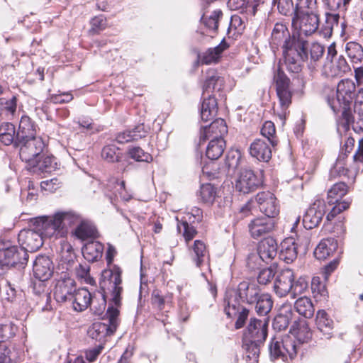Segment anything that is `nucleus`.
<instances>
[{"label": "nucleus", "mask_w": 363, "mask_h": 363, "mask_svg": "<svg viewBox=\"0 0 363 363\" xmlns=\"http://www.w3.org/2000/svg\"><path fill=\"white\" fill-rule=\"evenodd\" d=\"M298 241V239L296 242L292 238L284 240L281 244L279 258L286 263L290 264L297 258L298 252L306 253L309 245L308 239H305L303 245H299Z\"/></svg>", "instance_id": "2eb2a0df"}, {"label": "nucleus", "mask_w": 363, "mask_h": 363, "mask_svg": "<svg viewBox=\"0 0 363 363\" xmlns=\"http://www.w3.org/2000/svg\"><path fill=\"white\" fill-rule=\"evenodd\" d=\"M275 133L274 124L272 121H266L261 128V134L264 138L263 140H267L272 147H275L278 143Z\"/></svg>", "instance_id": "09e8293b"}, {"label": "nucleus", "mask_w": 363, "mask_h": 363, "mask_svg": "<svg viewBox=\"0 0 363 363\" xmlns=\"http://www.w3.org/2000/svg\"><path fill=\"white\" fill-rule=\"evenodd\" d=\"M294 309L306 318H312L315 312L311 299L307 296L298 298L294 303Z\"/></svg>", "instance_id": "58836bf2"}, {"label": "nucleus", "mask_w": 363, "mask_h": 363, "mask_svg": "<svg viewBox=\"0 0 363 363\" xmlns=\"http://www.w3.org/2000/svg\"><path fill=\"white\" fill-rule=\"evenodd\" d=\"M11 350L5 342L0 341V363H11Z\"/></svg>", "instance_id": "69168bd1"}, {"label": "nucleus", "mask_w": 363, "mask_h": 363, "mask_svg": "<svg viewBox=\"0 0 363 363\" xmlns=\"http://www.w3.org/2000/svg\"><path fill=\"white\" fill-rule=\"evenodd\" d=\"M74 297L71 299L73 308L77 311H83L88 308L94 299L96 298V294L94 297L91 293L86 289L82 288L76 289L73 294Z\"/></svg>", "instance_id": "cd10ccee"}, {"label": "nucleus", "mask_w": 363, "mask_h": 363, "mask_svg": "<svg viewBox=\"0 0 363 363\" xmlns=\"http://www.w3.org/2000/svg\"><path fill=\"white\" fill-rule=\"evenodd\" d=\"M122 270L116 265L108 271L105 272L106 275H104L107 279H104L100 282L101 289L102 291H99L98 295L101 298V303L99 304V308L96 309V313L98 314L101 313L106 306V294H110L111 296V303L107 308L106 316L107 318V323L101 322L94 323L88 329L87 334L89 337L96 341H104L106 336L112 335L117 330L119 325V311L117 308L121 305V294L123 291L121 286Z\"/></svg>", "instance_id": "f03ea898"}, {"label": "nucleus", "mask_w": 363, "mask_h": 363, "mask_svg": "<svg viewBox=\"0 0 363 363\" xmlns=\"http://www.w3.org/2000/svg\"><path fill=\"white\" fill-rule=\"evenodd\" d=\"M264 342H258L254 341H246L245 340L243 347L246 351L247 358L250 360H252V363L258 362V357L259 355L260 345Z\"/></svg>", "instance_id": "8fccbe9b"}, {"label": "nucleus", "mask_w": 363, "mask_h": 363, "mask_svg": "<svg viewBox=\"0 0 363 363\" xmlns=\"http://www.w3.org/2000/svg\"><path fill=\"white\" fill-rule=\"evenodd\" d=\"M0 108L13 114L16 110V98L15 96H13L11 99L1 98Z\"/></svg>", "instance_id": "774afa93"}, {"label": "nucleus", "mask_w": 363, "mask_h": 363, "mask_svg": "<svg viewBox=\"0 0 363 363\" xmlns=\"http://www.w3.org/2000/svg\"><path fill=\"white\" fill-rule=\"evenodd\" d=\"M256 201L258 203L259 211L265 216L274 219L279 213V207L277 203L274 195L269 191H262L256 196Z\"/></svg>", "instance_id": "6ab92c4d"}, {"label": "nucleus", "mask_w": 363, "mask_h": 363, "mask_svg": "<svg viewBox=\"0 0 363 363\" xmlns=\"http://www.w3.org/2000/svg\"><path fill=\"white\" fill-rule=\"evenodd\" d=\"M196 216L194 215L187 214L186 217L182 218L181 220H177V230L182 234L186 242L191 240L197 234L196 228L191 224L194 222Z\"/></svg>", "instance_id": "c756f323"}, {"label": "nucleus", "mask_w": 363, "mask_h": 363, "mask_svg": "<svg viewBox=\"0 0 363 363\" xmlns=\"http://www.w3.org/2000/svg\"><path fill=\"white\" fill-rule=\"evenodd\" d=\"M346 154L340 153L336 162L330 169V175L333 177L345 176L350 177V171L346 167Z\"/></svg>", "instance_id": "49530a36"}, {"label": "nucleus", "mask_w": 363, "mask_h": 363, "mask_svg": "<svg viewBox=\"0 0 363 363\" xmlns=\"http://www.w3.org/2000/svg\"><path fill=\"white\" fill-rule=\"evenodd\" d=\"M76 291V283L71 278H65L57 281L54 289V297L57 302L70 301Z\"/></svg>", "instance_id": "412c9836"}, {"label": "nucleus", "mask_w": 363, "mask_h": 363, "mask_svg": "<svg viewBox=\"0 0 363 363\" xmlns=\"http://www.w3.org/2000/svg\"><path fill=\"white\" fill-rule=\"evenodd\" d=\"M52 155H46L45 152L38 158L36 163H32L30 168L34 172H50L56 169L57 162Z\"/></svg>", "instance_id": "c9c22d12"}, {"label": "nucleus", "mask_w": 363, "mask_h": 363, "mask_svg": "<svg viewBox=\"0 0 363 363\" xmlns=\"http://www.w3.org/2000/svg\"><path fill=\"white\" fill-rule=\"evenodd\" d=\"M355 84L350 79L341 81L337 87L336 98L334 94L328 96L327 99L328 104L330 106L334 113L340 111L342 104H350L355 96Z\"/></svg>", "instance_id": "1a4fd4ad"}, {"label": "nucleus", "mask_w": 363, "mask_h": 363, "mask_svg": "<svg viewBox=\"0 0 363 363\" xmlns=\"http://www.w3.org/2000/svg\"><path fill=\"white\" fill-rule=\"evenodd\" d=\"M269 357L272 360L281 359L283 361L294 359L297 354L295 340L289 336L282 339L274 337L269 345Z\"/></svg>", "instance_id": "0eeeda50"}, {"label": "nucleus", "mask_w": 363, "mask_h": 363, "mask_svg": "<svg viewBox=\"0 0 363 363\" xmlns=\"http://www.w3.org/2000/svg\"><path fill=\"white\" fill-rule=\"evenodd\" d=\"M37 125L28 116H23L21 118L17 131V142L26 139L36 138Z\"/></svg>", "instance_id": "bb28decb"}, {"label": "nucleus", "mask_w": 363, "mask_h": 363, "mask_svg": "<svg viewBox=\"0 0 363 363\" xmlns=\"http://www.w3.org/2000/svg\"><path fill=\"white\" fill-rule=\"evenodd\" d=\"M240 158V152H229L226 155L224 163L221 167H218L216 169H213L212 172H208L207 170L208 167L205 166L203 167V172L208 174L217 175L218 177H231L235 174V171L239 166Z\"/></svg>", "instance_id": "dca6fc26"}, {"label": "nucleus", "mask_w": 363, "mask_h": 363, "mask_svg": "<svg viewBox=\"0 0 363 363\" xmlns=\"http://www.w3.org/2000/svg\"><path fill=\"white\" fill-rule=\"evenodd\" d=\"M252 306H255V310L257 315L260 316L267 315L273 307V301L272 296L267 293H262L257 297Z\"/></svg>", "instance_id": "4c0bfd02"}, {"label": "nucleus", "mask_w": 363, "mask_h": 363, "mask_svg": "<svg viewBox=\"0 0 363 363\" xmlns=\"http://www.w3.org/2000/svg\"><path fill=\"white\" fill-rule=\"evenodd\" d=\"M15 250L16 246H11L0 251V274L11 267L10 260L13 259Z\"/></svg>", "instance_id": "603ef678"}, {"label": "nucleus", "mask_w": 363, "mask_h": 363, "mask_svg": "<svg viewBox=\"0 0 363 363\" xmlns=\"http://www.w3.org/2000/svg\"><path fill=\"white\" fill-rule=\"evenodd\" d=\"M228 48V45L226 43L223 38L220 43L213 48L208 49L202 55L201 62L203 64L209 65L213 62L218 61L220 57L221 53Z\"/></svg>", "instance_id": "a19ab883"}, {"label": "nucleus", "mask_w": 363, "mask_h": 363, "mask_svg": "<svg viewBox=\"0 0 363 363\" xmlns=\"http://www.w3.org/2000/svg\"><path fill=\"white\" fill-rule=\"evenodd\" d=\"M337 243L334 239L322 240L314 250V256L319 260L325 259L336 250Z\"/></svg>", "instance_id": "e433bc0d"}, {"label": "nucleus", "mask_w": 363, "mask_h": 363, "mask_svg": "<svg viewBox=\"0 0 363 363\" xmlns=\"http://www.w3.org/2000/svg\"><path fill=\"white\" fill-rule=\"evenodd\" d=\"M45 223V216L38 218L34 222L35 229H24L18 234V240L21 247L27 253L39 250L43 245V238H49L44 233Z\"/></svg>", "instance_id": "20e7f679"}, {"label": "nucleus", "mask_w": 363, "mask_h": 363, "mask_svg": "<svg viewBox=\"0 0 363 363\" xmlns=\"http://www.w3.org/2000/svg\"><path fill=\"white\" fill-rule=\"evenodd\" d=\"M235 298H231L229 301L224 300V311L228 318H237L235 328L240 329L245 325L250 314V310L240 303H236Z\"/></svg>", "instance_id": "f3484780"}, {"label": "nucleus", "mask_w": 363, "mask_h": 363, "mask_svg": "<svg viewBox=\"0 0 363 363\" xmlns=\"http://www.w3.org/2000/svg\"><path fill=\"white\" fill-rule=\"evenodd\" d=\"M277 4V9L279 13L283 16H294L295 7L292 0H273Z\"/></svg>", "instance_id": "13d9d810"}, {"label": "nucleus", "mask_w": 363, "mask_h": 363, "mask_svg": "<svg viewBox=\"0 0 363 363\" xmlns=\"http://www.w3.org/2000/svg\"><path fill=\"white\" fill-rule=\"evenodd\" d=\"M225 148V141L223 138L211 139L206 147V155L211 160H218L223 153Z\"/></svg>", "instance_id": "ea45409f"}, {"label": "nucleus", "mask_w": 363, "mask_h": 363, "mask_svg": "<svg viewBox=\"0 0 363 363\" xmlns=\"http://www.w3.org/2000/svg\"><path fill=\"white\" fill-rule=\"evenodd\" d=\"M346 53L352 65L360 64L363 60V48L356 42H349L346 45Z\"/></svg>", "instance_id": "37998d69"}, {"label": "nucleus", "mask_w": 363, "mask_h": 363, "mask_svg": "<svg viewBox=\"0 0 363 363\" xmlns=\"http://www.w3.org/2000/svg\"><path fill=\"white\" fill-rule=\"evenodd\" d=\"M272 147L267 140L262 138L255 139L250 146V154L257 160L267 162L272 158Z\"/></svg>", "instance_id": "b1692460"}, {"label": "nucleus", "mask_w": 363, "mask_h": 363, "mask_svg": "<svg viewBox=\"0 0 363 363\" xmlns=\"http://www.w3.org/2000/svg\"><path fill=\"white\" fill-rule=\"evenodd\" d=\"M308 281L305 278L299 277L296 281H293V287L291 288V293L294 296L301 294L308 288Z\"/></svg>", "instance_id": "338daca9"}, {"label": "nucleus", "mask_w": 363, "mask_h": 363, "mask_svg": "<svg viewBox=\"0 0 363 363\" xmlns=\"http://www.w3.org/2000/svg\"><path fill=\"white\" fill-rule=\"evenodd\" d=\"M104 245L97 241L87 242L82 249L83 257L89 262H97L102 257Z\"/></svg>", "instance_id": "473e14b6"}, {"label": "nucleus", "mask_w": 363, "mask_h": 363, "mask_svg": "<svg viewBox=\"0 0 363 363\" xmlns=\"http://www.w3.org/2000/svg\"><path fill=\"white\" fill-rule=\"evenodd\" d=\"M291 315V310L286 311L285 314L279 313L277 315L272 323L274 330L279 332L285 330L289 327Z\"/></svg>", "instance_id": "3c124183"}, {"label": "nucleus", "mask_w": 363, "mask_h": 363, "mask_svg": "<svg viewBox=\"0 0 363 363\" xmlns=\"http://www.w3.org/2000/svg\"><path fill=\"white\" fill-rule=\"evenodd\" d=\"M80 221L79 216L73 212H57L52 217L45 216L44 233L48 237L62 235L65 228Z\"/></svg>", "instance_id": "39448f33"}, {"label": "nucleus", "mask_w": 363, "mask_h": 363, "mask_svg": "<svg viewBox=\"0 0 363 363\" xmlns=\"http://www.w3.org/2000/svg\"><path fill=\"white\" fill-rule=\"evenodd\" d=\"M268 319L251 318L244 333V340L264 342L267 337Z\"/></svg>", "instance_id": "4468645a"}, {"label": "nucleus", "mask_w": 363, "mask_h": 363, "mask_svg": "<svg viewBox=\"0 0 363 363\" xmlns=\"http://www.w3.org/2000/svg\"><path fill=\"white\" fill-rule=\"evenodd\" d=\"M147 133V130L144 124L140 123L132 129H128L118 133L116 136V140L118 143L121 144L130 143L145 138Z\"/></svg>", "instance_id": "a878e982"}, {"label": "nucleus", "mask_w": 363, "mask_h": 363, "mask_svg": "<svg viewBox=\"0 0 363 363\" xmlns=\"http://www.w3.org/2000/svg\"><path fill=\"white\" fill-rule=\"evenodd\" d=\"M319 23L320 19L315 13L304 11L298 8V4H296L291 24L298 30L296 36H309L313 34L318 30Z\"/></svg>", "instance_id": "423d86ee"}, {"label": "nucleus", "mask_w": 363, "mask_h": 363, "mask_svg": "<svg viewBox=\"0 0 363 363\" xmlns=\"http://www.w3.org/2000/svg\"><path fill=\"white\" fill-rule=\"evenodd\" d=\"M290 333L297 335L298 337H301L302 333H305V338L308 339L311 336V333L310 332V329L306 325V322L303 320L299 319L298 320H295L291 328Z\"/></svg>", "instance_id": "6e6d98bb"}, {"label": "nucleus", "mask_w": 363, "mask_h": 363, "mask_svg": "<svg viewBox=\"0 0 363 363\" xmlns=\"http://www.w3.org/2000/svg\"><path fill=\"white\" fill-rule=\"evenodd\" d=\"M28 260V253L21 247L16 246V250L14 252L13 259L11 261L10 260L11 267H14L18 264L23 266L27 263Z\"/></svg>", "instance_id": "052dcab7"}, {"label": "nucleus", "mask_w": 363, "mask_h": 363, "mask_svg": "<svg viewBox=\"0 0 363 363\" xmlns=\"http://www.w3.org/2000/svg\"><path fill=\"white\" fill-rule=\"evenodd\" d=\"M274 226V220L264 216L255 218L248 224L250 234L255 239L269 234Z\"/></svg>", "instance_id": "4be33fe9"}, {"label": "nucleus", "mask_w": 363, "mask_h": 363, "mask_svg": "<svg viewBox=\"0 0 363 363\" xmlns=\"http://www.w3.org/2000/svg\"><path fill=\"white\" fill-rule=\"evenodd\" d=\"M0 143L4 145L13 144L18 146L17 132L15 125L10 122H3L0 124Z\"/></svg>", "instance_id": "72a5a7b5"}, {"label": "nucleus", "mask_w": 363, "mask_h": 363, "mask_svg": "<svg viewBox=\"0 0 363 363\" xmlns=\"http://www.w3.org/2000/svg\"><path fill=\"white\" fill-rule=\"evenodd\" d=\"M227 133L228 127L225 121L222 118H217L210 125L201 127L199 145L207 140L223 138Z\"/></svg>", "instance_id": "a211bd4d"}, {"label": "nucleus", "mask_w": 363, "mask_h": 363, "mask_svg": "<svg viewBox=\"0 0 363 363\" xmlns=\"http://www.w3.org/2000/svg\"><path fill=\"white\" fill-rule=\"evenodd\" d=\"M348 186L345 182L335 184L328 192V202L330 205L340 202L339 201L347 194Z\"/></svg>", "instance_id": "79ce46f5"}, {"label": "nucleus", "mask_w": 363, "mask_h": 363, "mask_svg": "<svg viewBox=\"0 0 363 363\" xmlns=\"http://www.w3.org/2000/svg\"><path fill=\"white\" fill-rule=\"evenodd\" d=\"M294 279V274L291 269L281 270L277 274L274 284V289L277 295L283 297L290 293L293 287Z\"/></svg>", "instance_id": "5701e85b"}, {"label": "nucleus", "mask_w": 363, "mask_h": 363, "mask_svg": "<svg viewBox=\"0 0 363 363\" xmlns=\"http://www.w3.org/2000/svg\"><path fill=\"white\" fill-rule=\"evenodd\" d=\"M107 20L104 15H99L92 18L90 21V34H98L107 27Z\"/></svg>", "instance_id": "5fc2aeb1"}, {"label": "nucleus", "mask_w": 363, "mask_h": 363, "mask_svg": "<svg viewBox=\"0 0 363 363\" xmlns=\"http://www.w3.org/2000/svg\"><path fill=\"white\" fill-rule=\"evenodd\" d=\"M350 71V67L345 58L340 55L332 62L330 74L331 77H342V75Z\"/></svg>", "instance_id": "c03bdc74"}, {"label": "nucleus", "mask_w": 363, "mask_h": 363, "mask_svg": "<svg viewBox=\"0 0 363 363\" xmlns=\"http://www.w3.org/2000/svg\"><path fill=\"white\" fill-rule=\"evenodd\" d=\"M263 183L262 174H256L252 170L242 169L235 181V189L243 194H249L255 191Z\"/></svg>", "instance_id": "f8f14e48"}, {"label": "nucleus", "mask_w": 363, "mask_h": 363, "mask_svg": "<svg viewBox=\"0 0 363 363\" xmlns=\"http://www.w3.org/2000/svg\"><path fill=\"white\" fill-rule=\"evenodd\" d=\"M278 245L277 241L271 237L260 241L257 246V252L262 262L269 263L277 255Z\"/></svg>", "instance_id": "393cba45"}, {"label": "nucleus", "mask_w": 363, "mask_h": 363, "mask_svg": "<svg viewBox=\"0 0 363 363\" xmlns=\"http://www.w3.org/2000/svg\"><path fill=\"white\" fill-rule=\"evenodd\" d=\"M224 88V79L216 70L211 69L203 86V102L201 108V118L203 121L211 120L217 113V101L211 94L213 91H220Z\"/></svg>", "instance_id": "7ed1b4c3"}, {"label": "nucleus", "mask_w": 363, "mask_h": 363, "mask_svg": "<svg viewBox=\"0 0 363 363\" xmlns=\"http://www.w3.org/2000/svg\"><path fill=\"white\" fill-rule=\"evenodd\" d=\"M216 189L211 184H202L199 191V198L206 204H212L217 197Z\"/></svg>", "instance_id": "de8ad7c7"}, {"label": "nucleus", "mask_w": 363, "mask_h": 363, "mask_svg": "<svg viewBox=\"0 0 363 363\" xmlns=\"http://www.w3.org/2000/svg\"><path fill=\"white\" fill-rule=\"evenodd\" d=\"M17 147H20L19 155L22 161L30 166L32 163H36V160L40 158L44 152L45 144L40 137L26 139L23 141H18Z\"/></svg>", "instance_id": "9d476101"}, {"label": "nucleus", "mask_w": 363, "mask_h": 363, "mask_svg": "<svg viewBox=\"0 0 363 363\" xmlns=\"http://www.w3.org/2000/svg\"><path fill=\"white\" fill-rule=\"evenodd\" d=\"M273 79L281 109V115L285 116L292 99L293 94L290 86L291 81L285 72L279 67L274 72Z\"/></svg>", "instance_id": "6e6552de"}, {"label": "nucleus", "mask_w": 363, "mask_h": 363, "mask_svg": "<svg viewBox=\"0 0 363 363\" xmlns=\"http://www.w3.org/2000/svg\"><path fill=\"white\" fill-rule=\"evenodd\" d=\"M106 190L111 193V194H106L109 198L111 203L113 204L115 203L118 196L125 201H128L130 199V197L125 198V196L123 195V191L125 190V182H120L116 178H111L107 181Z\"/></svg>", "instance_id": "2f4dec72"}, {"label": "nucleus", "mask_w": 363, "mask_h": 363, "mask_svg": "<svg viewBox=\"0 0 363 363\" xmlns=\"http://www.w3.org/2000/svg\"><path fill=\"white\" fill-rule=\"evenodd\" d=\"M33 276L40 281L50 279L54 273V264L51 259L45 255L38 256L33 265Z\"/></svg>", "instance_id": "aec40b11"}, {"label": "nucleus", "mask_w": 363, "mask_h": 363, "mask_svg": "<svg viewBox=\"0 0 363 363\" xmlns=\"http://www.w3.org/2000/svg\"><path fill=\"white\" fill-rule=\"evenodd\" d=\"M315 325L325 338L329 340L333 337L334 322L324 310L318 311Z\"/></svg>", "instance_id": "c85d7f7f"}, {"label": "nucleus", "mask_w": 363, "mask_h": 363, "mask_svg": "<svg viewBox=\"0 0 363 363\" xmlns=\"http://www.w3.org/2000/svg\"><path fill=\"white\" fill-rule=\"evenodd\" d=\"M326 212L323 199H318L307 209L303 217V225L307 230L313 229L320 223Z\"/></svg>", "instance_id": "ddd939ff"}, {"label": "nucleus", "mask_w": 363, "mask_h": 363, "mask_svg": "<svg viewBox=\"0 0 363 363\" xmlns=\"http://www.w3.org/2000/svg\"><path fill=\"white\" fill-rule=\"evenodd\" d=\"M269 45L274 52L281 45L287 70L296 74L301 71L305 62L309 67H314L325 52L324 46L318 43H309L303 37L295 34L291 35L287 26L283 23H275Z\"/></svg>", "instance_id": "f257e3e1"}, {"label": "nucleus", "mask_w": 363, "mask_h": 363, "mask_svg": "<svg viewBox=\"0 0 363 363\" xmlns=\"http://www.w3.org/2000/svg\"><path fill=\"white\" fill-rule=\"evenodd\" d=\"M118 150L119 149L115 145H108L103 148L101 156L108 162H118L120 159Z\"/></svg>", "instance_id": "4d7b16f0"}, {"label": "nucleus", "mask_w": 363, "mask_h": 363, "mask_svg": "<svg viewBox=\"0 0 363 363\" xmlns=\"http://www.w3.org/2000/svg\"><path fill=\"white\" fill-rule=\"evenodd\" d=\"M192 261L197 267H201L203 264L208 263L209 255L206 245L201 240L194 241L191 252Z\"/></svg>", "instance_id": "f704fd0d"}, {"label": "nucleus", "mask_w": 363, "mask_h": 363, "mask_svg": "<svg viewBox=\"0 0 363 363\" xmlns=\"http://www.w3.org/2000/svg\"><path fill=\"white\" fill-rule=\"evenodd\" d=\"M128 156L137 162H150L152 161V156L145 152L140 147H130L128 151Z\"/></svg>", "instance_id": "864d4df0"}, {"label": "nucleus", "mask_w": 363, "mask_h": 363, "mask_svg": "<svg viewBox=\"0 0 363 363\" xmlns=\"http://www.w3.org/2000/svg\"><path fill=\"white\" fill-rule=\"evenodd\" d=\"M275 276L274 269L272 267L262 269L257 276V281L259 284L266 285L270 282Z\"/></svg>", "instance_id": "e2e57ef3"}, {"label": "nucleus", "mask_w": 363, "mask_h": 363, "mask_svg": "<svg viewBox=\"0 0 363 363\" xmlns=\"http://www.w3.org/2000/svg\"><path fill=\"white\" fill-rule=\"evenodd\" d=\"M73 234L81 240L95 239L99 237V233L96 226L89 220L80 221L74 229Z\"/></svg>", "instance_id": "7c9ffc66"}, {"label": "nucleus", "mask_w": 363, "mask_h": 363, "mask_svg": "<svg viewBox=\"0 0 363 363\" xmlns=\"http://www.w3.org/2000/svg\"><path fill=\"white\" fill-rule=\"evenodd\" d=\"M335 205L333 207V208L330 210V211L326 216V220L328 222L331 221L338 214H340L343 211L347 209L350 206V203L346 201L337 202V203H335Z\"/></svg>", "instance_id": "680f3d73"}, {"label": "nucleus", "mask_w": 363, "mask_h": 363, "mask_svg": "<svg viewBox=\"0 0 363 363\" xmlns=\"http://www.w3.org/2000/svg\"><path fill=\"white\" fill-rule=\"evenodd\" d=\"M265 0H253L250 3L247 2L246 8L253 16L264 14L266 11Z\"/></svg>", "instance_id": "bf43d9fd"}, {"label": "nucleus", "mask_w": 363, "mask_h": 363, "mask_svg": "<svg viewBox=\"0 0 363 363\" xmlns=\"http://www.w3.org/2000/svg\"><path fill=\"white\" fill-rule=\"evenodd\" d=\"M220 10L214 11L208 18L204 20V23L210 29L216 31L218 28V20L222 16Z\"/></svg>", "instance_id": "0e129e2a"}, {"label": "nucleus", "mask_w": 363, "mask_h": 363, "mask_svg": "<svg viewBox=\"0 0 363 363\" xmlns=\"http://www.w3.org/2000/svg\"><path fill=\"white\" fill-rule=\"evenodd\" d=\"M340 15L338 13H325V21L323 24L320 30L321 34L325 38H330L332 35L335 26H338Z\"/></svg>", "instance_id": "a18cd8bd"}, {"label": "nucleus", "mask_w": 363, "mask_h": 363, "mask_svg": "<svg viewBox=\"0 0 363 363\" xmlns=\"http://www.w3.org/2000/svg\"><path fill=\"white\" fill-rule=\"evenodd\" d=\"M261 294V289L255 283L249 281L240 282L236 291H228L226 292L224 300L229 301L235 298L236 303L240 301L248 305L254 304L257 297Z\"/></svg>", "instance_id": "9b49d317"}]
</instances>
